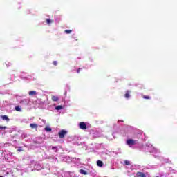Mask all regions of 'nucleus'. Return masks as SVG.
Segmentation results:
<instances>
[{
    "instance_id": "obj_1",
    "label": "nucleus",
    "mask_w": 177,
    "mask_h": 177,
    "mask_svg": "<svg viewBox=\"0 0 177 177\" xmlns=\"http://www.w3.org/2000/svg\"><path fill=\"white\" fill-rule=\"evenodd\" d=\"M66 133H67V131H66V130H64V129H62V130H61V131L59 132L58 135H59L60 139H63V138H64V136H65Z\"/></svg>"
},
{
    "instance_id": "obj_2",
    "label": "nucleus",
    "mask_w": 177,
    "mask_h": 177,
    "mask_svg": "<svg viewBox=\"0 0 177 177\" xmlns=\"http://www.w3.org/2000/svg\"><path fill=\"white\" fill-rule=\"evenodd\" d=\"M127 145H128L129 146H134V145H136V140L129 139L127 141Z\"/></svg>"
},
{
    "instance_id": "obj_3",
    "label": "nucleus",
    "mask_w": 177,
    "mask_h": 177,
    "mask_svg": "<svg viewBox=\"0 0 177 177\" xmlns=\"http://www.w3.org/2000/svg\"><path fill=\"white\" fill-rule=\"evenodd\" d=\"M79 127L80 128V129H86V124L84 122H81L80 124H79Z\"/></svg>"
},
{
    "instance_id": "obj_4",
    "label": "nucleus",
    "mask_w": 177,
    "mask_h": 177,
    "mask_svg": "<svg viewBox=\"0 0 177 177\" xmlns=\"http://www.w3.org/2000/svg\"><path fill=\"white\" fill-rule=\"evenodd\" d=\"M136 177H146V174H145L143 172L138 171L136 173Z\"/></svg>"
},
{
    "instance_id": "obj_5",
    "label": "nucleus",
    "mask_w": 177,
    "mask_h": 177,
    "mask_svg": "<svg viewBox=\"0 0 177 177\" xmlns=\"http://www.w3.org/2000/svg\"><path fill=\"white\" fill-rule=\"evenodd\" d=\"M30 128H32V129H37V128H38V124H35V123H31L30 124Z\"/></svg>"
},
{
    "instance_id": "obj_6",
    "label": "nucleus",
    "mask_w": 177,
    "mask_h": 177,
    "mask_svg": "<svg viewBox=\"0 0 177 177\" xmlns=\"http://www.w3.org/2000/svg\"><path fill=\"white\" fill-rule=\"evenodd\" d=\"M51 100H53V102H57L59 100V97L56 95H53L51 97Z\"/></svg>"
},
{
    "instance_id": "obj_7",
    "label": "nucleus",
    "mask_w": 177,
    "mask_h": 177,
    "mask_svg": "<svg viewBox=\"0 0 177 177\" xmlns=\"http://www.w3.org/2000/svg\"><path fill=\"white\" fill-rule=\"evenodd\" d=\"M29 96H35L37 95V91H31L28 93Z\"/></svg>"
},
{
    "instance_id": "obj_8",
    "label": "nucleus",
    "mask_w": 177,
    "mask_h": 177,
    "mask_svg": "<svg viewBox=\"0 0 177 177\" xmlns=\"http://www.w3.org/2000/svg\"><path fill=\"white\" fill-rule=\"evenodd\" d=\"M131 93V91H127L124 95V97H126V99H129V97H131V95L129 94Z\"/></svg>"
},
{
    "instance_id": "obj_9",
    "label": "nucleus",
    "mask_w": 177,
    "mask_h": 177,
    "mask_svg": "<svg viewBox=\"0 0 177 177\" xmlns=\"http://www.w3.org/2000/svg\"><path fill=\"white\" fill-rule=\"evenodd\" d=\"M46 21L47 24H50L52 23H54V21L50 19H49V18L46 19Z\"/></svg>"
},
{
    "instance_id": "obj_10",
    "label": "nucleus",
    "mask_w": 177,
    "mask_h": 177,
    "mask_svg": "<svg viewBox=\"0 0 177 177\" xmlns=\"http://www.w3.org/2000/svg\"><path fill=\"white\" fill-rule=\"evenodd\" d=\"M97 165L98 167H103V162H102V160H97Z\"/></svg>"
},
{
    "instance_id": "obj_11",
    "label": "nucleus",
    "mask_w": 177,
    "mask_h": 177,
    "mask_svg": "<svg viewBox=\"0 0 177 177\" xmlns=\"http://www.w3.org/2000/svg\"><path fill=\"white\" fill-rule=\"evenodd\" d=\"M80 173L82 174L83 175H88V172H86V171H85L84 169H80Z\"/></svg>"
},
{
    "instance_id": "obj_12",
    "label": "nucleus",
    "mask_w": 177,
    "mask_h": 177,
    "mask_svg": "<svg viewBox=\"0 0 177 177\" xmlns=\"http://www.w3.org/2000/svg\"><path fill=\"white\" fill-rule=\"evenodd\" d=\"M2 120H5V121H9V118L7 115H2Z\"/></svg>"
},
{
    "instance_id": "obj_13",
    "label": "nucleus",
    "mask_w": 177,
    "mask_h": 177,
    "mask_svg": "<svg viewBox=\"0 0 177 177\" xmlns=\"http://www.w3.org/2000/svg\"><path fill=\"white\" fill-rule=\"evenodd\" d=\"M45 131H46V132H52V129L50 128V127H46L45 128Z\"/></svg>"
},
{
    "instance_id": "obj_14",
    "label": "nucleus",
    "mask_w": 177,
    "mask_h": 177,
    "mask_svg": "<svg viewBox=\"0 0 177 177\" xmlns=\"http://www.w3.org/2000/svg\"><path fill=\"white\" fill-rule=\"evenodd\" d=\"M142 97L143 99H146L147 100L151 99V97H150V96L149 95H143Z\"/></svg>"
},
{
    "instance_id": "obj_15",
    "label": "nucleus",
    "mask_w": 177,
    "mask_h": 177,
    "mask_svg": "<svg viewBox=\"0 0 177 177\" xmlns=\"http://www.w3.org/2000/svg\"><path fill=\"white\" fill-rule=\"evenodd\" d=\"M63 109V106L62 105H58L55 107V109L57 110H62Z\"/></svg>"
},
{
    "instance_id": "obj_16",
    "label": "nucleus",
    "mask_w": 177,
    "mask_h": 177,
    "mask_svg": "<svg viewBox=\"0 0 177 177\" xmlns=\"http://www.w3.org/2000/svg\"><path fill=\"white\" fill-rule=\"evenodd\" d=\"M65 34H71V32H73V30H66L64 31Z\"/></svg>"
},
{
    "instance_id": "obj_17",
    "label": "nucleus",
    "mask_w": 177,
    "mask_h": 177,
    "mask_svg": "<svg viewBox=\"0 0 177 177\" xmlns=\"http://www.w3.org/2000/svg\"><path fill=\"white\" fill-rule=\"evenodd\" d=\"M15 110L16 111H21V109L20 108V106H15Z\"/></svg>"
},
{
    "instance_id": "obj_18",
    "label": "nucleus",
    "mask_w": 177,
    "mask_h": 177,
    "mask_svg": "<svg viewBox=\"0 0 177 177\" xmlns=\"http://www.w3.org/2000/svg\"><path fill=\"white\" fill-rule=\"evenodd\" d=\"M124 164H125V165H131V161L125 160Z\"/></svg>"
},
{
    "instance_id": "obj_19",
    "label": "nucleus",
    "mask_w": 177,
    "mask_h": 177,
    "mask_svg": "<svg viewBox=\"0 0 177 177\" xmlns=\"http://www.w3.org/2000/svg\"><path fill=\"white\" fill-rule=\"evenodd\" d=\"M52 150H55V151H57V147H52Z\"/></svg>"
},
{
    "instance_id": "obj_20",
    "label": "nucleus",
    "mask_w": 177,
    "mask_h": 177,
    "mask_svg": "<svg viewBox=\"0 0 177 177\" xmlns=\"http://www.w3.org/2000/svg\"><path fill=\"white\" fill-rule=\"evenodd\" d=\"M82 71V68H79L77 70V74H80V71Z\"/></svg>"
},
{
    "instance_id": "obj_21",
    "label": "nucleus",
    "mask_w": 177,
    "mask_h": 177,
    "mask_svg": "<svg viewBox=\"0 0 177 177\" xmlns=\"http://www.w3.org/2000/svg\"><path fill=\"white\" fill-rule=\"evenodd\" d=\"M8 127L0 126V129H6Z\"/></svg>"
},
{
    "instance_id": "obj_22",
    "label": "nucleus",
    "mask_w": 177,
    "mask_h": 177,
    "mask_svg": "<svg viewBox=\"0 0 177 177\" xmlns=\"http://www.w3.org/2000/svg\"><path fill=\"white\" fill-rule=\"evenodd\" d=\"M53 64L54 66H56V65L57 64V61L53 62Z\"/></svg>"
},
{
    "instance_id": "obj_23",
    "label": "nucleus",
    "mask_w": 177,
    "mask_h": 177,
    "mask_svg": "<svg viewBox=\"0 0 177 177\" xmlns=\"http://www.w3.org/2000/svg\"><path fill=\"white\" fill-rule=\"evenodd\" d=\"M119 121H120V122H124V120H119Z\"/></svg>"
},
{
    "instance_id": "obj_24",
    "label": "nucleus",
    "mask_w": 177,
    "mask_h": 177,
    "mask_svg": "<svg viewBox=\"0 0 177 177\" xmlns=\"http://www.w3.org/2000/svg\"><path fill=\"white\" fill-rule=\"evenodd\" d=\"M18 151H21V149H18Z\"/></svg>"
},
{
    "instance_id": "obj_25",
    "label": "nucleus",
    "mask_w": 177,
    "mask_h": 177,
    "mask_svg": "<svg viewBox=\"0 0 177 177\" xmlns=\"http://www.w3.org/2000/svg\"><path fill=\"white\" fill-rule=\"evenodd\" d=\"M0 177H3V176H0Z\"/></svg>"
}]
</instances>
